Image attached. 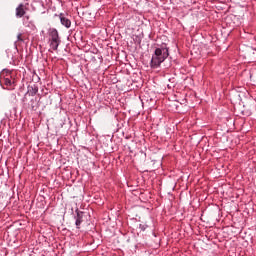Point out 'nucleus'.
I'll list each match as a JSON object with an SVG mask.
<instances>
[{
	"mask_svg": "<svg viewBox=\"0 0 256 256\" xmlns=\"http://www.w3.org/2000/svg\"><path fill=\"white\" fill-rule=\"evenodd\" d=\"M167 57H169V48H167V45L156 48L150 61L151 69H159L161 63H163Z\"/></svg>",
	"mask_w": 256,
	"mask_h": 256,
	"instance_id": "1",
	"label": "nucleus"
},
{
	"mask_svg": "<svg viewBox=\"0 0 256 256\" xmlns=\"http://www.w3.org/2000/svg\"><path fill=\"white\" fill-rule=\"evenodd\" d=\"M59 45H61V38H59V31L57 29L52 28L50 30V47L53 51H57L59 49Z\"/></svg>",
	"mask_w": 256,
	"mask_h": 256,
	"instance_id": "2",
	"label": "nucleus"
},
{
	"mask_svg": "<svg viewBox=\"0 0 256 256\" xmlns=\"http://www.w3.org/2000/svg\"><path fill=\"white\" fill-rule=\"evenodd\" d=\"M74 219H75L76 229H81V224L83 223V212L77 209L76 216L74 217Z\"/></svg>",
	"mask_w": 256,
	"mask_h": 256,
	"instance_id": "3",
	"label": "nucleus"
},
{
	"mask_svg": "<svg viewBox=\"0 0 256 256\" xmlns=\"http://www.w3.org/2000/svg\"><path fill=\"white\" fill-rule=\"evenodd\" d=\"M60 22L61 25L69 29L71 27V20L65 16V14H60Z\"/></svg>",
	"mask_w": 256,
	"mask_h": 256,
	"instance_id": "4",
	"label": "nucleus"
},
{
	"mask_svg": "<svg viewBox=\"0 0 256 256\" xmlns=\"http://www.w3.org/2000/svg\"><path fill=\"white\" fill-rule=\"evenodd\" d=\"M25 15V5L19 4L16 8V17L21 19Z\"/></svg>",
	"mask_w": 256,
	"mask_h": 256,
	"instance_id": "5",
	"label": "nucleus"
},
{
	"mask_svg": "<svg viewBox=\"0 0 256 256\" xmlns=\"http://www.w3.org/2000/svg\"><path fill=\"white\" fill-rule=\"evenodd\" d=\"M37 93H39V88L37 86L33 85L28 87V95H30V97H35Z\"/></svg>",
	"mask_w": 256,
	"mask_h": 256,
	"instance_id": "6",
	"label": "nucleus"
},
{
	"mask_svg": "<svg viewBox=\"0 0 256 256\" xmlns=\"http://www.w3.org/2000/svg\"><path fill=\"white\" fill-rule=\"evenodd\" d=\"M4 85H6V87H13V83L9 78L4 79Z\"/></svg>",
	"mask_w": 256,
	"mask_h": 256,
	"instance_id": "7",
	"label": "nucleus"
},
{
	"mask_svg": "<svg viewBox=\"0 0 256 256\" xmlns=\"http://www.w3.org/2000/svg\"><path fill=\"white\" fill-rule=\"evenodd\" d=\"M147 225L146 224H140L139 225V229H141V231H145L147 229Z\"/></svg>",
	"mask_w": 256,
	"mask_h": 256,
	"instance_id": "8",
	"label": "nucleus"
},
{
	"mask_svg": "<svg viewBox=\"0 0 256 256\" xmlns=\"http://www.w3.org/2000/svg\"><path fill=\"white\" fill-rule=\"evenodd\" d=\"M21 37H22V34L19 33V34L17 35V41H23V38H21Z\"/></svg>",
	"mask_w": 256,
	"mask_h": 256,
	"instance_id": "9",
	"label": "nucleus"
}]
</instances>
